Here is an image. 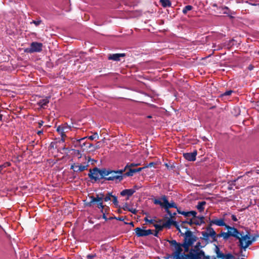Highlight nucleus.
<instances>
[{
	"label": "nucleus",
	"instance_id": "obj_1",
	"mask_svg": "<svg viewBox=\"0 0 259 259\" xmlns=\"http://www.w3.org/2000/svg\"><path fill=\"white\" fill-rule=\"evenodd\" d=\"M169 243L174 246L175 251L172 252L174 259H191L194 249H190L188 253H182L183 249L182 244L178 243L175 240H168Z\"/></svg>",
	"mask_w": 259,
	"mask_h": 259
},
{
	"label": "nucleus",
	"instance_id": "obj_2",
	"mask_svg": "<svg viewBox=\"0 0 259 259\" xmlns=\"http://www.w3.org/2000/svg\"><path fill=\"white\" fill-rule=\"evenodd\" d=\"M155 204L159 205L162 208H164L165 211L170 216H172L171 212L169 210L170 208H175L178 209L176 204L171 201L169 202L167 197L165 195L162 196L160 199H155L153 201Z\"/></svg>",
	"mask_w": 259,
	"mask_h": 259
},
{
	"label": "nucleus",
	"instance_id": "obj_3",
	"mask_svg": "<svg viewBox=\"0 0 259 259\" xmlns=\"http://www.w3.org/2000/svg\"><path fill=\"white\" fill-rule=\"evenodd\" d=\"M239 241V246L245 249L249 246L251 245L254 240V238H252L249 232L246 231L245 234L243 232H240L239 238H237Z\"/></svg>",
	"mask_w": 259,
	"mask_h": 259
},
{
	"label": "nucleus",
	"instance_id": "obj_4",
	"mask_svg": "<svg viewBox=\"0 0 259 259\" xmlns=\"http://www.w3.org/2000/svg\"><path fill=\"white\" fill-rule=\"evenodd\" d=\"M202 235L206 241H208L210 237L211 238V240L210 241L211 242L217 240V234L214 229L210 227L206 228L205 231L202 232Z\"/></svg>",
	"mask_w": 259,
	"mask_h": 259
},
{
	"label": "nucleus",
	"instance_id": "obj_5",
	"mask_svg": "<svg viewBox=\"0 0 259 259\" xmlns=\"http://www.w3.org/2000/svg\"><path fill=\"white\" fill-rule=\"evenodd\" d=\"M103 193L97 194L96 197L90 196V199L91 201L89 203V205L91 206L92 204L97 203V207L100 209L102 212H103V209L104 208V205H103Z\"/></svg>",
	"mask_w": 259,
	"mask_h": 259
},
{
	"label": "nucleus",
	"instance_id": "obj_6",
	"mask_svg": "<svg viewBox=\"0 0 259 259\" xmlns=\"http://www.w3.org/2000/svg\"><path fill=\"white\" fill-rule=\"evenodd\" d=\"M184 235V243H186L190 245H193L196 241V237L194 236L192 232L189 230H187L185 233H181Z\"/></svg>",
	"mask_w": 259,
	"mask_h": 259
},
{
	"label": "nucleus",
	"instance_id": "obj_7",
	"mask_svg": "<svg viewBox=\"0 0 259 259\" xmlns=\"http://www.w3.org/2000/svg\"><path fill=\"white\" fill-rule=\"evenodd\" d=\"M71 129V126L68 125L67 123L59 125L57 128V131L61 136V140L63 142L65 141L66 133L68 132Z\"/></svg>",
	"mask_w": 259,
	"mask_h": 259
},
{
	"label": "nucleus",
	"instance_id": "obj_8",
	"mask_svg": "<svg viewBox=\"0 0 259 259\" xmlns=\"http://www.w3.org/2000/svg\"><path fill=\"white\" fill-rule=\"evenodd\" d=\"M194 251L192 253L191 259H210V256L205 255V252L203 250L198 249H194Z\"/></svg>",
	"mask_w": 259,
	"mask_h": 259
},
{
	"label": "nucleus",
	"instance_id": "obj_9",
	"mask_svg": "<svg viewBox=\"0 0 259 259\" xmlns=\"http://www.w3.org/2000/svg\"><path fill=\"white\" fill-rule=\"evenodd\" d=\"M90 161H94L93 159H91V158L89 157L88 162L87 163H84L83 164H74L72 165L71 166V169H73L74 171L75 172H79V171H82L86 169L87 167L89 166V162Z\"/></svg>",
	"mask_w": 259,
	"mask_h": 259
},
{
	"label": "nucleus",
	"instance_id": "obj_10",
	"mask_svg": "<svg viewBox=\"0 0 259 259\" xmlns=\"http://www.w3.org/2000/svg\"><path fill=\"white\" fill-rule=\"evenodd\" d=\"M42 44L40 42H33L31 44L30 48L27 49V51L30 53L40 52L42 50Z\"/></svg>",
	"mask_w": 259,
	"mask_h": 259
},
{
	"label": "nucleus",
	"instance_id": "obj_11",
	"mask_svg": "<svg viewBox=\"0 0 259 259\" xmlns=\"http://www.w3.org/2000/svg\"><path fill=\"white\" fill-rule=\"evenodd\" d=\"M110 175L108 177L105 178L106 180L121 181L123 180V176L119 175L116 170L110 171Z\"/></svg>",
	"mask_w": 259,
	"mask_h": 259
},
{
	"label": "nucleus",
	"instance_id": "obj_12",
	"mask_svg": "<svg viewBox=\"0 0 259 259\" xmlns=\"http://www.w3.org/2000/svg\"><path fill=\"white\" fill-rule=\"evenodd\" d=\"M90 173L89 174V177L95 181L101 179L100 171L99 168L95 167L93 169L90 170Z\"/></svg>",
	"mask_w": 259,
	"mask_h": 259
},
{
	"label": "nucleus",
	"instance_id": "obj_13",
	"mask_svg": "<svg viewBox=\"0 0 259 259\" xmlns=\"http://www.w3.org/2000/svg\"><path fill=\"white\" fill-rule=\"evenodd\" d=\"M135 233L136 235L138 237H144V236H147L149 235L152 234V231L150 229L148 230H144L142 229L141 228H136L135 229Z\"/></svg>",
	"mask_w": 259,
	"mask_h": 259
},
{
	"label": "nucleus",
	"instance_id": "obj_14",
	"mask_svg": "<svg viewBox=\"0 0 259 259\" xmlns=\"http://www.w3.org/2000/svg\"><path fill=\"white\" fill-rule=\"evenodd\" d=\"M165 228L169 229L171 225L175 226L179 232L181 233V231L179 228L177 222L173 221L171 219H169L165 223H163Z\"/></svg>",
	"mask_w": 259,
	"mask_h": 259
},
{
	"label": "nucleus",
	"instance_id": "obj_15",
	"mask_svg": "<svg viewBox=\"0 0 259 259\" xmlns=\"http://www.w3.org/2000/svg\"><path fill=\"white\" fill-rule=\"evenodd\" d=\"M226 228L228 229L229 235L235 237L237 239L239 238V236L240 235V232H239L236 228L230 227L228 225L226 226Z\"/></svg>",
	"mask_w": 259,
	"mask_h": 259
},
{
	"label": "nucleus",
	"instance_id": "obj_16",
	"mask_svg": "<svg viewBox=\"0 0 259 259\" xmlns=\"http://www.w3.org/2000/svg\"><path fill=\"white\" fill-rule=\"evenodd\" d=\"M210 225H215L218 226H225L226 228V226H227L225 223L224 218L212 219L210 221Z\"/></svg>",
	"mask_w": 259,
	"mask_h": 259
},
{
	"label": "nucleus",
	"instance_id": "obj_17",
	"mask_svg": "<svg viewBox=\"0 0 259 259\" xmlns=\"http://www.w3.org/2000/svg\"><path fill=\"white\" fill-rule=\"evenodd\" d=\"M197 155V151H195L192 153H184L183 156L184 158L190 161H194L196 160V157Z\"/></svg>",
	"mask_w": 259,
	"mask_h": 259
},
{
	"label": "nucleus",
	"instance_id": "obj_18",
	"mask_svg": "<svg viewBox=\"0 0 259 259\" xmlns=\"http://www.w3.org/2000/svg\"><path fill=\"white\" fill-rule=\"evenodd\" d=\"M125 55L124 53L110 54L108 56V59L114 61H119L120 58L124 57Z\"/></svg>",
	"mask_w": 259,
	"mask_h": 259
},
{
	"label": "nucleus",
	"instance_id": "obj_19",
	"mask_svg": "<svg viewBox=\"0 0 259 259\" xmlns=\"http://www.w3.org/2000/svg\"><path fill=\"white\" fill-rule=\"evenodd\" d=\"M50 98V97H48L40 100L37 103L38 105L41 108H45V106L49 103Z\"/></svg>",
	"mask_w": 259,
	"mask_h": 259
},
{
	"label": "nucleus",
	"instance_id": "obj_20",
	"mask_svg": "<svg viewBox=\"0 0 259 259\" xmlns=\"http://www.w3.org/2000/svg\"><path fill=\"white\" fill-rule=\"evenodd\" d=\"M135 192V190L129 189H124L120 192V195L122 196L127 195L128 197L131 196Z\"/></svg>",
	"mask_w": 259,
	"mask_h": 259
},
{
	"label": "nucleus",
	"instance_id": "obj_21",
	"mask_svg": "<svg viewBox=\"0 0 259 259\" xmlns=\"http://www.w3.org/2000/svg\"><path fill=\"white\" fill-rule=\"evenodd\" d=\"M206 204V202L205 201H199L196 205V208L199 212H202L204 209V206Z\"/></svg>",
	"mask_w": 259,
	"mask_h": 259
},
{
	"label": "nucleus",
	"instance_id": "obj_22",
	"mask_svg": "<svg viewBox=\"0 0 259 259\" xmlns=\"http://www.w3.org/2000/svg\"><path fill=\"white\" fill-rule=\"evenodd\" d=\"M100 174H101V179H105V178L108 177V176L110 175V170L109 169H100Z\"/></svg>",
	"mask_w": 259,
	"mask_h": 259
},
{
	"label": "nucleus",
	"instance_id": "obj_23",
	"mask_svg": "<svg viewBox=\"0 0 259 259\" xmlns=\"http://www.w3.org/2000/svg\"><path fill=\"white\" fill-rule=\"evenodd\" d=\"M123 209L124 210H128L132 212L133 214H136V213L137 212V210L136 208H134L133 207H129L127 203H125L123 206Z\"/></svg>",
	"mask_w": 259,
	"mask_h": 259
},
{
	"label": "nucleus",
	"instance_id": "obj_24",
	"mask_svg": "<svg viewBox=\"0 0 259 259\" xmlns=\"http://www.w3.org/2000/svg\"><path fill=\"white\" fill-rule=\"evenodd\" d=\"M159 2L164 8L170 7L171 6V3L169 0H160Z\"/></svg>",
	"mask_w": 259,
	"mask_h": 259
},
{
	"label": "nucleus",
	"instance_id": "obj_25",
	"mask_svg": "<svg viewBox=\"0 0 259 259\" xmlns=\"http://www.w3.org/2000/svg\"><path fill=\"white\" fill-rule=\"evenodd\" d=\"M129 170L125 173L124 175L125 177H131L134 175V174L137 172L136 168H132V167L128 168Z\"/></svg>",
	"mask_w": 259,
	"mask_h": 259
},
{
	"label": "nucleus",
	"instance_id": "obj_26",
	"mask_svg": "<svg viewBox=\"0 0 259 259\" xmlns=\"http://www.w3.org/2000/svg\"><path fill=\"white\" fill-rule=\"evenodd\" d=\"M181 244H182V247H184V251L185 252H188V251L189 252V251H190L189 248L190 246H191L192 245H190V244H187L186 243H184V242L181 243Z\"/></svg>",
	"mask_w": 259,
	"mask_h": 259
},
{
	"label": "nucleus",
	"instance_id": "obj_27",
	"mask_svg": "<svg viewBox=\"0 0 259 259\" xmlns=\"http://www.w3.org/2000/svg\"><path fill=\"white\" fill-rule=\"evenodd\" d=\"M192 9L193 7L192 6L187 5L183 8L182 12L184 14H186L188 11L192 10Z\"/></svg>",
	"mask_w": 259,
	"mask_h": 259
},
{
	"label": "nucleus",
	"instance_id": "obj_28",
	"mask_svg": "<svg viewBox=\"0 0 259 259\" xmlns=\"http://www.w3.org/2000/svg\"><path fill=\"white\" fill-rule=\"evenodd\" d=\"M128 168H129V166L127 164L124 167V168L120 169V170H116V171H117V172H118L119 175L123 176V177L125 176L124 175H123V173L124 171H125L126 169H127V168L128 169Z\"/></svg>",
	"mask_w": 259,
	"mask_h": 259
},
{
	"label": "nucleus",
	"instance_id": "obj_29",
	"mask_svg": "<svg viewBox=\"0 0 259 259\" xmlns=\"http://www.w3.org/2000/svg\"><path fill=\"white\" fill-rule=\"evenodd\" d=\"M112 195H111V193H108L106 196L104 195L103 197V200L105 202H107L111 200V197H112Z\"/></svg>",
	"mask_w": 259,
	"mask_h": 259
},
{
	"label": "nucleus",
	"instance_id": "obj_30",
	"mask_svg": "<svg viewBox=\"0 0 259 259\" xmlns=\"http://www.w3.org/2000/svg\"><path fill=\"white\" fill-rule=\"evenodd\" d=\"M185 224H188L190 225L193 224V221L192 220H190L189 221H183L182 223V224L181 225V227L188 229L187 227L185 226Z\"/></svg>",
	"mask_w": 259,
	"mask_h": 259
},
{
	"label": "nucleus",
	"instance_id": "obj_31",
	"mask_svg": "<svg viewBox=\"0 0 259 259\" xmlns=\"http://www.w3.org/2000/svg\"><path fill=\"white\" fill-rule=\"evenodd\" d=\"M154 226L155 228V229L157 230L158 231H161L163 228H165L163 224L162 225L156 224L154 225Z\"/></svg>",
	"mask_w": 259,
	"mask_h": 259
},
{
	"label": "nucleus",
	"instance_id": "obj_32",
	"mask_svg": "<svg viewBox=\"0 0 259 259\" xmlns=\"http://www.w3.org/2000/svg\"><path fill=\"white\" fill-rule=\"evenodd\" d=\"M177 211L178 213L182 214L185 217H189V211H181L178 209Z\"/></svg>",
	"mask_w": 259,
	"mask_h": 259
},
{
	"label": "nucleus",
	"instance_id": "obj_33",
	"mask_svg": "<svg viewBox=\"0 0 259 259\" xmlns=\"http://www.w3.org/2000/svg\"><path fill=\"white\" fill-rule=\"evenodd\" d=\"M98 138H99V136L97 133H94V135L89 137V139L91 140H93L95 139H98Z\"/></svg>",
	"mask_w": 259,
	"mask_h": 259
},
{
	"label": "nucleus",
	"instance_id": "obj_34",
	"mask_svg": "<svg viewBox=\"0 0 259 259\" xmlns=\"http://www.w3.org/2000/svg\"><path fill=\"white\" fill-rule=\"evenodd\" d=\"M41 20H33L32 22H30L31 24L33 23L36 26H37L39 25H40L41 24Z\"/></svg>",
	"mask_w": 259,
	"mask_h": 259
},
{
	"label": "nucleus",
	"instance_id": "obj_35",
	"mask_svg": "<svg viewBox=\"0 0 259 259\" xmlns=\"http://www.w3.org/2000/svg\"><path fill=\"white\" fill-rule=\"evenodd\" d=\"M224 259H235V257L231 253L226 254Z\"/></svg>",
	"mask_w": 259,
	"mask_h": 259
},
{
	"label": "nucleus",
	"instance_id": "obj_36",
	"mask_svg": "<svg viewBox=\"0 0 259 259\" xmlns=\"http://www.w3.org/2000/svg\"><path fill=\"white\" fill-rule=\"evenodd\" d=\"M225 255H226V254H224L223 253H222L221 252L217 254V256L218 258H222V259H224L225 257Z\"/></svg>",
	"mask_w": 259,
	"mask_h": 259
},
{
	"label": "nucleus",
	"instance_id": "obj_37",
	"mask_svg": "<svg viewBox=\"0 0 259 259\" xmlns=\"http://www.w3.org/2000/svg\"><path fill=\"white\" fill-rule=\"evenodd\" d=\"M112 198H113V203L115 205H117L118 204V200H117V198L116 196H114V195H113L112 196Z\"/></svg>",
	"mask_w": 259,
	"mask_h": 259
},
{
	"label": "nucleus",
	"instance_id": "obj_38",
	"mask_svg": "<svg viewBox=\"0 0 259 259\" xmlns=\"http://www.w3.org/2000/svg\"><path fill=\"white\" fill-rule=\"evenodd\" d=\"M197 214V212L195 211H189V216L192 215L194 217H196V215Z\"/></svg>",
	"mask_w": 259,
	"mask_h": 259
},
{
	"label": "nucleus",
	"instance_id": "obj_39",
	"mask_svg": "<svg viewBox=\"0 0 259 259\" xmlns=\"http://www.w3.org/2000/svg\"><path fill=\"white\" fill-rule=\"evenodd\" d=\"M200 247H202V246H201V243L200 242H198L196 243V245H195L194 249H199Z\"/></svg>",
	"mask_w": 259,
	"mask_h": 259
},
{
	"label": "nucleus",
	"instance_id": "obj_40",
	"mask_svg": "<svg viewBox=\"0 0 259 259\" xmlns=\"http://www.w3.org/2000/svg\"><path fill=\"white\" fill-rule=\"evenodd\" d=\"M232 92L233 91L232 90L227 91L223 94V96H229L232 94Z\"/></svg>",
	"mask_w": 259,
	"mask_h": 259
},
{
	"label": "nucleus",
	"instance_id": "obj_41",
	"mask_svg": "<svg viewBox=\"0 0 259 259\" xmlns=\"http://www.w3.org/2000/svg\"><path fill=\"white\" fill-rule=\"evenodd\" d=\"M222 235L223 236L224 238H225V239L228 238L229 237V236H230L229 234V232H228V233H225V232L222 233Z\"/></svg>",
	"mask_w": 259,
	"mask_h": 259
},
{
	"label": "nucleus",
	"instance_id": "obj_42",
	"mask_svg": "<svg viewBox=\"0 0 259 259\" xmlns=\"http://www.w3.org/2000/svg\"><path fill=\"white\" fill-rule=\"evenodd\" d=\"M127 165L129 166V168L132 167L133 166H136L140 165L139 163H128Z\"/></svg>",
	"mask_w": 259,
	"mask_h": 259
},
{
	"label": "nucleus",
	"instance_id": "obj_43",
	"mask_svg": "<svg viewBox=\"0 0 259 259\" xmlns=\"http://www.w3.org/2000/svg\"><path fill=\"white\" fill-rule=\"evenodd\" d=\"M144 221L146 222L149 223H151V224L152 223L154 222L153 220H149L147 218H145L144 219Z\"/></svg>",
	"mask_w": 259,
	"mask_h": 259
},
{
	"label": "nucleus",
	"instance_id": "obj_44",
	"mask_svg": "<svg viewBox=\"0 0 259 259\" xmlns=\"http://www.w3.org/2000/svg\"><path fill=\"white\" fill-rule=\"evenodd\" d=\"M165 166L167 168V169H172L174 167L172 166V165H169V164H168L167 163H165L164 164Z\"/></svg>",
	"mask_w": 259,
	"mask_h": 259
},
{
	"label": "nucleus",
	"instance_id": "obj_45",
	"mask_svg": "<svg viewBox=\"0 0 259 259\" xmlns=\"http://www.w3.org/2000/svg\"><path fill=\"white\" fill-rule=\"evenodd\" d=\"M173 258V253L171 254H168L166 256L164 257L165 259H169V258Z\"/></svg>",
	"mask_w": 259,
	"mask_h": 259
},
{
	"label": "nucleus",
	"instance_id": "obj_46",
	"mask_svg": "<svg viewBox=\"0 0 259 259\" xmlns=\"http://www.w3.org/2000/svg\"><path fill=\"white\" fill-rule=\"evenodd\" d=\"M231 218H232V220L234 222H237L238 221L237 217L234 214H232L231 215Z\"/></svg>",
	"mask_w": 259,
	"mask_h": 259
},
{
	"label": "nucleus",
	"instance_id": "obj_47",
	"mask_svg": "<svg viewBox=\"0 0 259 259\" xmlns=\"http://www.w3.org/2000/svg\"><path fill=\"white\" fill-rule=\"evenodd\" d=\"M215 253L217 254L218 253L221 252V251L220 250V248H219V247L218 246H215Z\"/></svg>",
	"mask_w": 259,
	"mask_h": 259
},
{
	"label": "nucleus",
	"instance_id": "obj_48",
	"mask_svg": "<svg viewBox=\"0 0 259 259\" xmlns=\"http://www.w3.org/2000/svg\"><path fill=\"white\" fill-rule=\"evenodd\" d=\"M141 188V187L140 186H138V185H135L134 188H132V189H134L135 190V192L136 191V190L139 189L140 188Z\"/></svg>",
	"mask_w": 259,
	"mask_h": 259
},
{
	"label": "nucleus",
	"instance_id": "obj_49",
	"mask_svg": "<svg viewBox=\"0 0 259 259\" xmlns=\"http://www.w3.org/2000/svg\"><path fill=\"white\" fill-rule=\"evenodd\" d=\"M155 164V163L154 162H150V163H149L147 166H146V167H152Z\"/></svg>",
	"mask_w": 259,
	"mask_h": 259
},
{
	"label": "nucleus",
	"instance_id": "obj_50",
	"mask_svg": "<svg viewBox=\"0 0 259 259\" xmlns=\"http://www.w3.org/2000/svg\"><path fill=\"white\" fill-rule=\"evenodd\" d=\"M145 168H146L145 166L143 167H139V168H136L137 172L141 171L142 169H144Z\"/></svg>",
	"mask_w": 259,
	"mask_h": 259
},
{
	"label": "nucleus",
	"instance_id": "obj_51",
	"mask_svg": "<svg viewBox=\"0 0 259 259\" xmlns=\"http://www.w3.org/2000/svg\"><path fill=\"white\" fill-rule=\"evenodd\" d=\"M44 124V121L40 120L38 122V127L40 128Z\"/></svg>",
	"mask_w": 259,
	"mask_h": 259
},
{
	"label": "nucleus",
	"instance_id": "obj_52",
	"mask_svg": "<svg viewBox=\"0 0 259 259\" xmlns=\"http://www.w3.org/2000/svg\"><path fill=\"white\" fill-rule=\"evenodd\" d=\"M223 10H225V11H224V12H223L224 14H228V13L227 12V11L228 10V8L227 7H225L223 8Z\"/></svg>",
	"mask_w": 259,
	"mask_h": 259
},
{
	"label": "nucleus",
	"instance_id": "obj_53",
	"mask_svg": "<svg viewBox=\"0 0 259 259\" xmlns=\"http://www.w3.org/2000/svg\"><path fill=\"white\" fill-rule=\"evenodd\" d=\"M198 218L200 220V223H203V219H204V217L203 216H201V217H198Z\"/></svg>",
	"mask_w": 259,
	"mask_h": 259
},
{
	"label": "nucleus",
	"instance_id": "obj_54",
	"mask_svg": "<svg viewBox=\"0 0 259 259\" xmlns=\"http://www.w3.org/2000/svg\"><path fill=\"white\" fill-rule=\"evenodd\" d=\"M193 224H195V225L201 224V223H200V222L199 223L198 221H193Z\"/></svg>",
	"mask_w": 259,
	"mask_h": 259
},
{
	"label": "nucleus",
	"instance_id": "obj_55",
	"mask_svg": "<svg viewBox=\"0 0 259 259\" xmlns=\"http://www.w3.org/2000/svg\"><path fill=\"white\" fill-rule=\"evenodd\" d=\"M247 3H248L249 5H251V6H257V5H259L258 4H255V3H248V2H246Z\"/></svg>",
	"mask_w": 259,
	"mask_h": 259
},
{
	"label": "nucleus",
	"instance_id": "obj_56",
	"mask_svg": "<svg viewBox=\"0 0 259 259\" xmlns=\"http://www.w3.org/2000/svg\"><path fill=\"white\" fill-rule=\"evenodd\" d=\"M242 178V177H239L237 179L235 180H234L233 181H232V184H233V185H235V184L234 183L236 182V181H237V180H238L239 179H240V178Z\"/></svg>",
	"mask_w": 259,
	"mask_h": 259
},
{
	"label": "nucleus",
	"instance_id": "obj_57",
	"mask_svg": "<svg viewBox=\"0 0 259 259\" xmlns=\"http://www.w3.org/2000/svg\"><path fill=\"white\" fill-rule=\"evenodd\" d=\"M4 167H6V166L4 165H0V172Z\"/></svg>",
	"mask_w": 259,
	"mask_h": 259
},
{
	"label": "nucleus",
	"instance_id": "obj_58",
	"mask_svg": "<svg viewBox=\"0 0 259 259\" xmlns=\"http://www.w3.org/2000/svg\"><path fill=\"white\" fill-rule=\"evenodd\" d=\"M42 133H43L42 131H38L37 133L38 135H40L42 134Z\"/></svg>",
	"mask_w": 259,
	"mask_h": 259
},
{
	"label": "nucleus",
	"instance_id": "obj_59",
	"mask_svg": "<svg viewBox=\"0 0 259 259\" xmlns=\"http://www.w3.org/2000/svg\"><path fill=\"white\" fill-rule=\"evenodd\" d=\"M253 67L251 65H250L249 67H248V69L250 70H251L253 69Z\"/></svg>",
	"mask_w": 259,
	"mask_h": 259
},
{
	"label": "nucleus",
	"instance_id": "obj_60",
	"mask_svg": "<svg viewBox=\"0 0 259 259\" xmlns=\"http://www.w3.org/2000/svg\"><path fill=\"white\" fill-rule=\"evenodd\" d=\"M158 231H155V233L154 234V235L155 236H158Z\"/></svg>",
	"mask_w": 259,
	"mask_h": 259
},
{
	"label": "nucleus",
	"instance_id": "obj_61",
	"mask_svg": "<svg viewBox=\"0 0 259 259\" xmlns=\"http://www.w3.org/2000/svg\"><path fill=\"white\" fill-rule=\"evenodd\" d=\"M94 257V255H88V257L90 258H93Z\"/></svg>",
	"mask_w": 259,
	"mask_h": 259
},
{
	"label": "nucleus",
	"instance_id": "obj_62",
	"mask_svg": "<svg viewBox=\"0 0 259 259\" xmlns=\"http://www.w3.org/2000/svg\"><path fill=\"white\" fill-rule=\"evenodd\" d=\"M103 218H104V219H105L106 220H107V217H106L105 214L103 212Z\"/></svg>",
	"mask_w": 259,
	"mask_h": 259
},
{
	"label": "nucleus",
	"instance_id": "obj_63",
	"mask_svg": "<svg viewBox=\"0 0 259 259\" xmlns=\"http://www.w3.org/2000/svg\"><path fill=\"white\" fill-rule=\"evenodd\" d=\"M129 225H130L132 226H134V223L131 222L129 223Z\"/></svg>",
	"mask_w": 259,
	"mask_h": 259
},
{
	"label": "nucleus",
	"instance_id": "obj_64",
	"mask_svg": "<svg viewBox=\"0 0 259 259\" xmlns=\"http://www.w3.org/2000/svg\"><path fill=\"white\" fill-rule=\"evenodd\" d=\"M117 220H119V221H122L123 220L122 218H116Z\"/></svg>",
	"mask_w": 259,
	"mask_h": 259
}]
</instances>
